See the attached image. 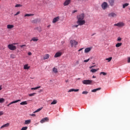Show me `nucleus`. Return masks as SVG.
I'll return each instance as SVG.
<instances>
[{"label": "nucleus", "instance_id": "1", "mask_svg": "<svg viewBox=\"0 0 130 130\" xmlns=\"http://www.w3.org/2000/svg\"><path fill=\"white\" fill-rule=\"evenodd\" d=\"M85 18V14L84 13H81L77 16V24L80 25V26H83L86 24V21L84 20Z\"/></svg>", "mask_w": 130, "mask_h": 130}, {"label": "nucleus", "instance_id": "2", "mask_svg": "<svg viewBox=\"0 0 130 130\" xmlns=\"http://www.w3.org/2000/svg\"><path fill=\"white\" fill-rule=\"evenodd\" d=\"M70 44L71 47H75L76 48V47H77V45H78V42L75 40H71Z\"/></svg>", "mask_w": 130, "mask_h": 130}, {"label": "nucleus", "instance_id": "3", "mask_svg": "<svg viewBox=\"0 0 130 130\" xmlns=\"http://www.w3.org/2000/svg\"><path fill=\"white\" fill-rule=\"evenodd\" d=\"M83 84L84 85H92V83H93V80H84L82 81Z\"/></svg>", "mask_w": 130, "mask_h": 130}, {"label": "nucleus", "instance_id": "4", "mask_svg": "<svg viewBox=\"0 0 130 130\" xmlns=\"http://www.w3.org/2000/svg\"><path fill=\"white\" fill-rule=\"evenodd\" d=\"M114 26H116L119 27H124V26H125V23L123 22H119L118 23L114 24Z\"/></svg>", "mask_w": 130, "mask_h": 130}, {"label": "nucleus", "instance_id": "5", "mask_svg": "<svg viewBox=\"0 0 130 130\" xmlns=\"http://www.w3.org/2000/svg\"><path fill=\"white\" fill-rule=\"evenodd\" d=\"M8 47L10 50H16L17 49V47L14 44H9L8 45Z\"/></svg>", "mask_w": 130, "mask_h": 130}, {"label": "nucleus", "instance_id": "6", "mask_svg": "<svg viewBox=\"0 0 130 130\" xmlns=\"http://www.w3.org/2000/svg\"><path fill=\"white\" fill-rule=\"evenodd\" d=\"M101 7L103 10H106V9H107V8L108 7V4L106 2H104L102 4Z\"/></svg>", "mask_w": 130, "mask_h": 130}, {"label": "nucleus", "instance_id": "7", "mask_svg": "<svg viewBox=\"0 0 130 130\" xmlns=\"http://www.w3.org/2000/svg\"><path fill=\"white\" fill-rule=\"evenodd\" d=\"M108 17H110L112 18H116V17H117V14H116L115 13L111 12V13H109L108 14Z\"/></svg>", "mask_w": 130, "mask_h": 130}, {"label": "nucleus", "instance_id": "8", "mask_svg": "<svg viewBox=\"0 0 130 130\" xmlns=\"http://www.w3.org/2000/svg\"><path fill=\"white\" fill-rule=\"evenodd\" d=\"M108 3L111 7H113L115 4V0H108Z\"/></svg>", "mask_w": 130, "mask_h": 130}, {"label": "nucleus", "instance_id": "9", "mask_svg": "<svg viewBox=\"0 0 130 130\" xmlns=\"http://www.w3.org/2000/svg\"><path fill=\"white\" fill-rule=\"evenodd\" d=\"M71 0H66L63 3V6L66 7L67 6H69L71 4Z\"/></svg>", "mask_w": 130, "mask_h": 130}, {"label": "nucleus", "instance_id": "10", "mask_svg": "<svg viewBox=\"0 0 130 130\" xmlns=\"http://www.w3.org/2000/svg\"><path fill=\"white\" fill-rule=\"evenodd\" d=\"M92 50V47H88L85 49L84 52L85 53H89Z\"/></svg>", "mask_w": 130, "mask_h": 130}, {"label": "nucleus", "instance_id": "11", "mask_svg": "<svg viewBox=\"0 0 130 130\" xmlns=\"http://www.w3.org/2000/svg\"><path fill=\"white\" fill-rule=\"evenodd\" d=\"M48 120H49L48 117H45L41 120L40 122L41 123H44V122H45L46 121H48Z\"/></svg>", "mask_w": 130, "mask_h": 130}, {"label": "nucleus", "instance_id": "12", "mask_svg": "<svg viewBox=\"0 0 130 130\" xmlns=\"http://www.w3.org/2000/svg\"><path fill=\"white\" fill-rule=\"evenodd\" d=\"M61 54H62V53L61 52H57L55 53L54 57H59L60 56H61Z\"/></svg>", "mask_w": 130, "mask_h": 130}, {"label": "nucleus", "instance_id": "13", "mask_svg": "<svg viewBox=\"0 0 130 130\" xmlns=\"http://www.w3.org/2000/svg\"><path fill=\"white\" fill-rule=\"evenodd\" d=\"M20 101H21V100H18L13 101V102H11L10 104H9L8 105H7V106L9 107L10 106V105H12V104H14L15 103H17V102H20Z\"/></svg>", "mask_w": 130, "mask_h": 130}, {"label": "nucleus", "instance_id": "14", "mask_svg": "<svg viewBox=\"0 0 130 130\" xmlns=\"http://www.w3.org/2000/svg\"><path fill=\"white\" fill-rule=\"evenodd\" d=\"M58 20H59V17L57 16L53 19L52 22L53 23H56Z\"/></svg>", "mask_w": 130, "mask_h": 130}, {"label": "nucleus", "instance_id": "15", "mask_svg": "<svg viewBox=\"0 0 130 130\" xmlns=\"http://www.w3.org/2000/svg\"><path fill=\"white\" fill-rule=\"evenodd\" d=\"M49 54H47L44 55L43 56V59L45 60V59H48L49 58Z\"/></svg>", "mask_w": 130, "mask_h": 130}, {"label": "nucleus", "instance_id": "16", "mask_svg": "<svg viewBox=\"0 0 130 130\" xmlns=\"http://www.w3.org/2000/svg\"><path fill=\"white\" fill-rule=\"evenodd\" d=\"M100 90H101V88L99 87V88L92 90L91 92H92L93 93H95V92H97V91H99Z\"/></svg>", "mask_w": 130, "mask_h": 130}, {"label": "nucleus", "instance_id": "17", "mask_svg": "<svg viewBox=\"0 0 130 130\" xmlns=\"http://www.w3.org/2000/svg\"><path fill=\"white\" fill-rule=\"evenodd\" d=\"M9 125H10V123H7L5 124H4L3 125H2L1 127V128H4V127H8V126H9Z\"/></svg>", "mask_w": 130, "mask_h": 130}, {"label": "nucleus", "instance_id": "18", "mask_svg": "<svg viewBox=\"0 0 130 130\" xmlns=\"http://www.w3.org/2000/svg\"><path fill=\"white\" fill-rule=\"evenodd\" d=\"M30 41H34V42H37V41H38V38L34 37L31 39Z\"/></svg>", "mask_w": 130, "mask_h": 130}, {"label": "nucleus", "instance_id": "19", "mask_svg": "<svg viewBox=\"0 0 130 130\" xmlns=\"http://www.w3.org/2000/svg\"><path fill=\"white\" fill-rule=\"evenodd\" d=\"M79 89H70L68 92H78Z\"/></svg>", "mask_w": 130, "mask_h": 130}, {"label": "nucleus", "instance_id": "20", "mask_svg": "<svg viewBox=\"0 0 130 130\" xmlns=\"http://www.w3.org/2000/svg\"><path fill=\"white\" fill-rule=\"evenodd\" d=\"M23 69H24V70H29L30 69V67L28 66V64H25L23 66Z\"/></svg>", "mask_w": 130, "mask_h": 130}, {"label": "nucleus", "instance_id": "21", "mask_svg": "<svg viewBox=\"0 0 130 130\" xmlns=\"http://www.w3.org/2000/svg\"><path fill=\"white\" fill-rule=\"evenodd\" d=\"M129 4H128V3H125V4H123L122 8L123 9H125V8H126V7L129 6Z\"/></svg>", "mask_w": 130, "mask_h": 130}, {"label": "nucleus", "instance_id": "22", "mask_svg": "<svg viewBox=\"0 0 130 130\" xmlns=\"http://www.w3.org/2000/svg\"><path fill=\"white\" fill-rule=\"evenodd\" d=\"M13 27H14L13 25L8 24L7 25V29H13Z\"/></svg>", "mask_w": 130, "mask_h": 130}, {"label": "nucleus", "instance_id": "23", "mask_svg": "<svg viewBox=\"0 0 130 130\" xmlns=\"http://www.w3.org/2000/svg\"><path fill=\"white\" fill-rule=\"evenodd\" d=\"M99 69H92L91 70H90V72L91 73H96V72H97V71H99Z\"/></svg>", "mask_w": 130, "mask_h": 130}, {"label": "nucleus", "instance_id": "24", "mask_svg": "<svg viewBox=\"0 0 130 130\" xmlns=\"http://www.w3.org/2000/svg\"><path fill=\"white\" fill-rule=\"evenodd\" d=\"M20 105H27L28 104V103H27V101H24L20 103Z\"/></svg>", "mask_w": 130, "mask_h": 130}, {"label": "nucleus", "instance_id": "25", "mask_svg": "<svg viewBox=\"0 0 130 130\" xmlns=\"http://www.w3.org/2000/svg\"><path fill=\"white\" fill-rule=\"evenodd\" d=\"M24 123L25 124H29V123H31V120H25Z\"/></svg>", "mask_w": 130, "mask_h": 130}, {"label": "nucleus", "instance_id": "26", "mask_svg": "<svg viewBox=\"0 0 130 130\" xmlns=\"http://www.w3.org/2000/svg\"><path fill=\"white\" fill-rule=\"evenodd\" d=\"M57 103V101L56 100H54L53 102L51 103V105H53Z\"/></svg>", "mask_w": 130, "mask_h": 130}, {"label": "nucleus", "instance_id": "27", "mask_svg": "<svg viewBox=\"0 0 130 130\" xmlns=\"http://www.w3.org/2000/svg\"><path fill=\"white\" fill-rule=\"evenodd\" d=\"M42 108H43V107L39 108L38 109H37L36 111H35V112H34V113H36L37 112H39V111H41V110H42Z\"/></svg>", "mask_w": 130, "mask_h": 130}, {"label": "nucleus", "instance_id": "28", "mask_svg": "<svg viewBox=\"0 0 130 130\" xmlns=\"http://www.w3.org/2000/svg\"><path fill=\"white\" fill-rule=\"evenodd\" d=\"M121 45H122V43H118L117 44H116L115 46H116V47H120Z\"/></svg>", "mask_w": 130, "mask_h": 130}, {"label": "nucleus", "instance_id": "29", "mask_svg": "<svg viewBox=\"0 0 130 130\" xmlns=\"http://www.w3.org/2000/svg\"><path fill=\"white\" fill-rule=\"evenodd\" d=\"M52 71L53 72V73H54V74H56V73H57V69L55 68H53L52 69Z\"/></svg>", "mask_w": 130, "mask_h": 130}, {"label": "nucleus", "instance_id": "30", "mask_svg": "<svg viewBox=\"0 0 130 130\" xmlns=\"http://www.w3.org/2000/svg\"><path fill=\"white\" fill-rule=\"evenodd\" d=\"M111 59H112V57L106 58V60H108V62H109L110 61H111Z\"/></svg>", "mask_w": 130, "mask_h": 130}, {"label": "nucleus", "instance_id": "31", "mask_svg": "<svg viewBox=\"0 0 130 130\" xmlns=\"http://www.w3.org/2000/svg\"><path fill=\"white\" fill-rule=\"evenodd\" d=\"M39 88H41V86H38L36 87H32L31 88V90H37V89H39Z\"/></svg>", "mask_w": 130, "mask_h": 130}, {"label": "nucleus", "instance_id": "32", "mask_svg": "<svg viewBox=\"0 0 130 130\" xmlns=\"http://www.w3.org/2000/svg\"><path fill=\"white\" fill-rule=\"evenodd\" d=\"M5 102V99L4 98H0V103H4Z\"/></svg>", "mask_w": 130, "mask_h": 130}, {"label": "nucleus", "instance_id": "33", "mask_svg": "<svg viewBox=\"0 0 130 130\" xmlns=\"http://www.w3.org/2000/svg\"><path fill=\"white\" fill-rule=\"evenodd\" d=\"M22 6L21 4H16L15 7V8H21Z\"/></svg>", "mask_w": 130, "mask_h": 130}, {"label": "nucleus", "instance_id": "34", "mask_svg": "<svg viewBox=\"0 0 130 130\" xmlns=\"http://www.w3.org/2000/svg\"><path fill=\"white\" fill-rule=\"evenodd\" d=\"M34 14H26L24 15V17H30L31 16H33Z\"/></svg>", "mask_w": 130, "mask_h": 130}, {"label": "nucleus", "instance_id": "35", "mask_svg": "<svg viewBox=\"0 0 130 130\" xmlns=\"http://www.w3.org/2000/svg\"><path fill=\"white\" fill-rule=\"evenodd\" d=\"M36 93H32L31 94H29L28 96H29L30 97H32V96H35Z\"/></svg>", "mask_w": 130, "mask_h": 130}, {"label": "nucleus", "instance_id": "36", "mask_svg": "<svg viewBox=\"0 0 130 130\" xmlns=\"http://www.w3.org/2000/svg\"><path fill=\"white\" fill-rule=\"evenodd\" d=\"M28 129V127L27 126H25V127H23L21 130H27Z\"/></svg>", "mask_w": 130, "mask_h": 130}, {"label": "nucleus", "instance_id": "37", "mask_svg": "<svg viewBox=\"0 0 130 130\" xmlns=\"http://www.w3.org/2000/svg\"><path fill=\"white\" fill-rule=\"evenodd\" d=\"M100 74L103 75L104 76H106L107 75V73H106L105 72H101Z\"/></svg>", "mask_w": 130, "mask_h": 130}, {"label": "nucleus", "instance_id": "38", "mask_svg": "<svg viewBox=\"0 0 130 130\" xmlns=\"http://www.w3.org/2000/svg\"><path fill=\"white\" fill-rule=\"evenodd\" d=\"M88 91H83L82 92V94H83V95H87V94H88Z\"/></svg>", "mask_w": 130, "mask_h": 130}, {"label": "nucleus", "instance_id": "39", "mask_svg": "<svg viewBox=\"0 0 130 130\" xmlns=\"http://www.w3.org/2000/svg\"><path fill=\"white\" fill-rule=\"evenodd\" d=\"M78 26H81V25H79V24H78V25H73V28H78Z\"/></svg>", "mask_w": 130, "mask_h": 130}, {"label": "nucleus", "instance_id": "40", "mask_svg": "<svg viewBox=\"0 0 130 130\" xmlns=\"http://www.w3.org/2000/svg\"><path fill=\"white\" fill-rule=\"evenodd\" d=\"M117 41H118V42L121 41V38L118 37L117 38Z\"/></svg>", "mask_w": 130, "mask_h": 130}, {"label": "nucleus", "instance_id": "41", "mask_svg": "<svg viewBox=\"0 0 130 130\" xmlns=\"http://www.w3.org/2000/svg\"><path fill=\"white\" fill-rule=\"evenodd\" d=\"M89 60H90V58H88L87 59L84 60V62H88V61H89Z\"/></svg>", "mask_w": 130, "mask_h": 130}, {"label": "nucleus", "instance_id": "42", "mask_svg": "<svg viewBox=\"0 0 130 130\" xmlns=\"http://www.w3.org/2000/svg\"><path fill=\"white\" fill-rule=\"evenodd\" d=\"M127 62L130 63V57H127Z\"/></svg>", "mask_w": 130, "mask_h": 130}, {"label": "nucleus", "instance_id": "43", "mask_svg": "<svg viewBox=\"0 0 130 130\" xmlns=\"http://www.w3.org/2000/svg\"><path fill=\"white\" fill-rule=\"evenodd\" d=\"M20 11H18L17 13H16V14H15V15H14V16H18V15H19V14H20Z\"/></svg>", "mask_w": 130, "mask_h": 130}, {"label": "nucleus", "instance_id": "44", "mask_svg": "<svg viewBox=\"0 0 130 130\" xmlns=\"http://www.w3.org/2000/svg\"><path fill=\"white\" fill-rule=\"evenodd\" d=\"M37 30H38L39 32H41V28L39 27L37 28Z\"/></svg>", "mask_w": 130, "mask_h": 130}, {"label": "nucleus", "instance_id": "45", "mask_svg": "<svg viewBox=\"0 0 130 130\" xmlns=\"http://www.w3.org/2000/svg\"><path fill=\"white\" fill-rule=\"evenodd\" d=\"M83 49L84 48H80L79 50H78L79 52H80V51H82V50H83Z\"/></svg>", "mask_w": 130, "mask_h": 130}, {"label": "nucleus", "instance_id": "46", "mask_svg": "<svg viewBox=\"0 0 130 130\" xmlns=\"http://www.w3.org/2000/svg\"><path fill=\"white\" fill-rule=\"evenodd\" d=\"M3 114H4V112L0 111V116H1V115H3Z\"/></svg>", "mask_w": 130, "mask_h": 130}, {"label": "nucleus", "instance_id": "47", "mask_svg": "<svg viewBox=\"0 0 130 130\" xmlns=\"http://www.w3.org/2000/svg\"><path fill=\"white\" fill-rule=\"evenodd\" d=\"M24 46H26V45H20L21 48H22V47H24Z\"/></svg>", "mask_w": 130, "mask_h": 130}, {"label": "nucleus", "instance_id": "48", "mask_svg": "<svg viewBox=\"0 0 130 130\" xmlns=\"http://www.w3.org/2000/svg\"><path fill=\"white\" fill-rule=\"evenodd\" d=\"M28 55H32V53L29 52L28 53Z\"/></svg>", "mask_w": 130, "mask_h": 130}, {"label": "nucleus", "instance_id": "49", "mask_svg": "<svg viewBox=\"0 0 130 130\" xmlns=\"http://www.w3.org/2000/svg\"><path fill=\"white\" fill-rule=\"evenodd\" d=\"M36 22H37V20H35L32 21V23H36Z\"/></svg>", "mask_w": 130, "mask_h": 130}, {"label": "nucleus", "instance_id": "50", "mask_svg": "<svg viewBox=\"0 0 130 130\" xmlns=\"http://www.w3.org/2000/svg\"><path fill=\"white\" fill-rule=\"evenodd\" d=\"M11 57L12 58H15V57L13 55H11Z\"/></svg>", "mask_w": 130, "mask_h": 130}, {"label": "nucleus", "instance_id": "51", "mask_svg": "<svg viewBox=\"0 0 130 130\" xmlns=\"http://www.w3.org/2000/svg\"><path fill=\"white\" fill-rule=\"evenodd\" d=\"M94 35H96V33H93L91 35V36H94Z\"/></svg>", "mask_w": 130, "mask_h": 130}, {"label": "nucleus", "instance_id": "52", "mask_svg": "<svg viewBox=\"0 0 130 130\" xmlns=\"http://www.w3.org/2000/svg\"><path fill=\"white\" fill-rule=\"evenodd\" d=\"M95 67V66H92L90 67H89V69H92V68H94Z\"/></svg>", "mask_w": 130, "mask_h": 130}, {"label": "nucleus", "instance_id": "53", "mask_svg": "<svg viewBox=\"0 0 130 130\" xmlns=\"http://www.w3.org/2000/svg\"><path fill=\"white\" fill-rule=\"evenodd\" d=\"M3 89V87H2V86H0V91Z\"/></svg>", "mask_w": 130, "mask_h": 130}, {"label": "nucleus", "instance_id": "54", "mask_svg": "<svg viewBox=\"0 0 130 130\" xmlns=\"http://www.w3.org/2000/svg\"><path fill=\"white\" fill-rule=\"evenodd\" d=\"M31 116H36V115L35 114H32L31 115Z\"/></svg>", "mask_w": 130, "mask_h": 130}, {"label": "nucleus", "instance_id": "55", "mask_svg": "<svg viewBox=\"0 0 130 130\" xmlns=\"http://www.w3.org/2000/svg\"><path fill=\"white\" fill-rule=\"evenodd\" d=\"M65 82H66V83H68V82H69V80H65Z\"/></svg>", "mask_w": 130, "mask_h": 130}, {"label": "nucleus", "instance_id": "56", "mask_svg": "<svg viewBox=\"0 0 130 130\" xmlns=\"http://www.w3.org/2000/svg\"><path fill=\"white\" fill-rule=\"evenodd\" d=\"M92 78H94V79H95V78H96V76H92Z\"/></svg>", "mask_w": 130, "mask_h": 130}, {"label": "nucleus", "instance_id": "57", "mask_svg": "<svg viewBox=\"0 0 130 130\" xmlns=\"http://www.w3.org/2000/svg\"><path fill=\"white\" fill-rule=\"evenodd\" d=\"M76 12H77V11L75 10V11H73V13H76Z\"/></svg>", "mask_w": 130, "mask_h": 130}, {"label": "nucleus", "instance_id": "58", "mask_svg": "<svg viewBox=\"0 0 130 130\" xmlns=\"http://www.w3.org/2000/svg\"><path fill=\"white\" fill-rule=\"evenodd\" d=\"M48 28H49V27H50V25H48Z\"/></svg>", "mask_w": 130, "mask_h": 130}, {"label": "nucleus", "instance_id": "59", "mask_svg": "<svg viewBox=\"0 0 130 130\" xmlns=\"http://www.w3.org/2000/svg\"><path fill=\"white\" fill-rule=\"evenodd\" d=\"M80 79H81V78H78V80H80Z\"/></svg>", "mask_w": 130, "mask_h": 130}, {"label": "nucleus", "instance_id": "60", "mask_svg": "<svg viewBox=\"0 0 130 130\" xmlns=\"http://www.w3.org/2000/svg\"><path fill=\"white\" fill-rule=\"evenodd\" d=\"M81 53H83V51H81Z\"/></svg>", "mask_w": 130, "mask_h": 130}]
</instances>
